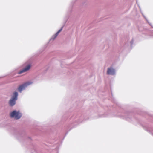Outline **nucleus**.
Here are the masks:
<instances>
[{
	"instance_id": "f257e3e1",
	"label": "nucleus",
	"mask_w": 153,
	"mask_h": 153,
	"mask_svg": "<svg viewBox=\"0 0 153 153\" xmlns=\"http://www.w3.org/2000/svg\"><path fill=\"white\" fill-rule=\"evenodd\" d=\"M8 131L11 134L20 142L27 141H30L32 140L30 137L27 136L26 135L24 131H20L13 127H10Z\"/></svg>"
},
{
	"instance_id": "f03ea898",
	"label": "nucleus",
	"mask_w": 153,
	"mask_h": 153,
	"mask_svg": "<svg viewBox=\"0 0 153 153\" xmlns=\"http://www.w3.org/2000/svg\"><path fill=\"white\" fill-rule=\"evenodd\" d=\"M133 114L129 112H126L125 114L122 113L120 115H117L116 116L121 119H124L126 120L134 123L135 122L140 123L138 119L135 117L132 118Z\"/></svg>"
},
{
	"instance_id": "7ed1b4c3",
	"label": "nucleus",
	"mask_w": 153,
	"mask_h": 153,
	"mask_svg": "<svg viewBox=\"0 0 153 153\" xmlns=\"http://www.w3.org/2000/svg\"><path fill=\"white\" fill-rule=\"evenodd\" d=\"M37 59V55L33 56L29 59L25 63V65H26V66L19 71L18 72V74H20L28 71L31 68L32 64L35 62Z\"/></svg>"
},
{
	"instance_id": "20e7f679",
	"label": "nucleus",
	"mask_w": 153,
	"mask_h": 153,
	"mask_svg": "<svg viewBox=\"0 0 153 153\" xmlns=\"http://www.w3.org/2000/svg\"><path fill=\"white\" fill-rule=\"evenodd\" d=\"M68 115L67 114L64 115L62 117V121H64L66 120V119L73 121L74 119H75L76 120H74V121H75L78 123L82 122L83 120H82L83 118L84 120H86L89 119V118L88 117H87L84 116L83 117H82V116H81L80 115H74L70 118L68 117Z\"/></svg>"
},
{
	"instance_id": "39448f33",
	"label": "nucleus",
	"mask_w": 153,
	"mask_h": 153,
	"mask_svg": "<svg viewBox=\"0 0 153 153\" xmlns=\"http://www.w3.org/2000/svg\"><path fill=\"white\" fill-rule=\"evenodd\" d=\"M10 116L11 118H14L16 120H18L22 117V114L19 110H14L10 113Z\"/></svg>"
},
{
	"instance_id": "423d86ee",
	"label": "nucleus",
	"mask_w": 153,
	"mask_h": 153,
	"mask_svg": "<svg viewBox=\"0 0 153 153\" xmlns=\"http://www.w3.org/2000/svg\"><path fill=\"white\" fill-rule=\"evenodd\" d=\"M33 82L31 81L26 82L19 85L18 88V91L21 93L23 90L25 89L29 85L32 84Z\"/></svg>"
},
{
	"instance_id": "0eeeda50",
	"label": "nucleus",
	"mask_w": 153,
	"mask_h": 153,
	"mask_svg": "<svg viewBox=\"0 0 153 153\" xmlns=\"http://www.w3.org/2000/svg\"><path fill=\"white\" fill-rule=\"evenodd\" d=\"M62 141L61 140V138L60 137H59L58 139H55L54 140V141L51 142V143L53 144L54 146L55 147L56 150V153H58V150L59 147L62 144Z\"/></svg>"
},
{
	"instance_id": "6e6552de",
	"label": "nucleus",
	"mask_w": 153,
	"mask_h": 153,
	"mask_svg": "<svg viewBox=\"0 0 153 153\" xmlns=\"http://www.w3.org/2000/svg\"><path fill=\"white\" fill-rule=\"evenodd\" d=\"M143 127L145 130L153 136V128L148 124H144L143 125Z\"/></svg>"
},
{
	"instance_id": "1a4fd4ad",
	"label": "nucleus",
	"mask_w": 153,
	"mask_h": 153,
	"mask_svg": "<svg viewBox=\"0 0 153 153\" xmlns=\"http://www.w3.org/2000/svg\"><path fill=\"white\" fill-rule=\"evenodd\" d=\"M107 74L108 75H114L116 74L115 70L112 67H110L107 68Z\"/></svg>"
},
{
	"instance_id": "9d476101",
	"label": "nucleus",
	"mask_w": 153,
	"mask_h": 153,
	"mask_svg": "<svg viewBox=\"0 0 153 153\" xmlns=\"http://www.w3.org/2000/svg\"><path fill=\"white\" fill-rule=\"evenodd\" d=\"M134 40L132 38V40L130 42L127 41L126 42L124 45L125 48H128L129 47H130L131 49H132L133 45Z\"/></svg>"
},
{
	"instance_id": "9b49d317",
	"label": "nucleus",
	"mask_w": 153,
	"mask_h": 153,
	"mask_svg": "<svg viewBox=\"0 0 153 153\" xmlns=\"http://www.w3.org/2000/svg\"><path fill=\"white\" fill-rule=\"evenodd\" d=\"M69 18V16L68 15H65V16L64 18V25L58 31H57L59 33H60L62 30V29L63 27L65 26L66 23L68 20Z\"/></svg>"
},
{
	"instance_id": "f8f14e48",
	"label": "nucleus",
	"mask_w": 153,
	"mask_h": 153,
	"mask_svg": "<svg viewBox=\"0 0 153 153\" xmlns=\"http://www.w3.org/2000/svg\"><path fill=\"white\" fill-rule=\"evenodd\" d=\"M74 2H75V1H72L71 3L69 9H68V11L67 12V13L66 15H68L69 18L71 16V15H72L71 13L72 11V9L73 8V4L74 3Z\"/></svg>"
},
{
	"instance_id": "ddd939ff",
	"label": "nucleus",
	"mask_w": 153,
	"mask_h": 153,
	"mask_svg": "<svg viewBox=\"0 0 153 153\" xmlns=\"http://www.w3.org/2000/svg\"><path fill=\"white\" fill-rule=\"evenodd\" d=\"M16 100L11 98L8 102L9 105L11 107L14 106L16 104Z\"/></svg>"
},
{
	"instance_id": "4468645a",
	"label": "nucleus",
	"mask_w": 153,
	"mask_h": 153,
	"mask_svg": "<svg viewBox=\"0 0 153 153\" xmlns=\"http://www.w3.org/2000/svg\"><path fill=\"white\" fill-rule=\"evenodd\" d=\"M111 101L113 102L116 105L118 106L119 107H121V105L113 97L112 93H111Z\"/></svg>"
},
{
	"instance_id": "2eb2a0df",
	"label": "nucleus",
	"mask_w": 153,
	"mask_h": 153,
	"mask_svg": "<svg viewBox=\"0 0 153 153\" xmlns=\"http://www.w3.org/2000/svg\"><path fill=\"white\" fill-rule=\"evenodd\" d=\"M18 93L17 91H15L13 93V95L11 97V98L15 99L16 100L18 99Z\"/></svg>"
},
{
	"instance_id": "dca6fc26",
	"label": "nucleus",
	"mask_w": 153,
	"mask_h": 153,
	"mask_svg": "<svg viewBox=\"0 0 153 153\" xmlns=\"http://www.w3.org/2000/svg\"><path fill=\"white\" fill-rule=\"evenodd\" d=\"M59 33L57 31L54 35H53L52 36L51 38L50 39L49 41L50 42L52 40H54L58 36Z\"/></svg>"
},
{
	"instance_id": "f3484780",
	"label": "nucleus",
	"mask_w": 153,
	"mask_h": 153,
	"mask_svg": "<svg viewBox=\"0 0 153 153\" xmlns=\"http://www.w3.org/2000/svg\"><path fill=\"white\" fill-rule=\"evenodd\" d=\"M98 116L99 117H109V116L108 115V114L107 113H105L104 114H99Z\"/></svg>"
},
{
	"instance_id": "a211bd4d",
	"label": "nucleus",
	"mask_w": 153,
	"mask_h": 153,
	"mask_svg": "<svg viewBox=\"0 0 153 153\" xmlns=\"http://www.w3.org/2000/svg\"><path fill=\"white\" fill-rule=\"evenodd\" d=\"M67 129H66V130H67L68 129H69V130L67 131V132L66 133H65V137L63 138V140L64 139V138L67 135V134H68V132L72 128V126H68L67 127Z\"/></svg>"
},
{
	"instance_id": "6ab92c4d",
	"label": "nucleus",
	"mask_w": 153,
	"mask_h": 153,
	"mask_svg": "<svg viewBox=\"0 0 153 153\" xmlns=\"http://www.w3.org/2000/svg\"><path fill=\"white\" fill-rule=\"evenodd\" d=\"M147 22H148V24H149V25H150L151 27L152 28H153V26H152V24H151V23H150L148 20H147V21H146Z\"/></svg>"
},
{
	"instance_id": "aec40b11",
	"label": "nucleus",
	"mask_w": 153,
	"mask_h": 153,
	"mask_svg": "<svg viewBox=\"0 0 153 153\" xmlns=\"http://www.w3.org/2000/svg\"><path fill=\"white\" fill-rule=\"evenodd\" d=\"M138 4V6L140 9V13H141V12H142V11L141 7H140V6H139V4Z\"/></svg>"
},
{
	"instance_id": "412c9836",
	"label": "nucleus",
	"mask_w": 153,
	"mask_h": 153,
	"mask_svg": "<svg viewBox=\"0 0 153 153\" xmlns=\"http://www.w3.org/2000/svg\"><path fill=\"white\" fill-rule=\"evenodd\" d=\"M48 67H47V68H45V70L44 72L45 73L46 72V71L48 70Z\"/></svg>"
},
{
	"instance_id": "4be33fe9",
	"label": "nucleus",
	"mask_w": 153,
	"mask_h": 153,
	"mask_svg": "<svg viewBox=\"0 0 153 153\" xmlns=\"http://www.w3.org/2000/svg\"><path fill=\"white\" fill-rule=\"evenodd\" d=\"M141 14H142V15H143V17L145 18L146 16H145V15H144V14H143V12H141Z\"/></svg>"
},
{
	"instance_id": "5701e85b",
	"label": "nucleus",
	"mask_w": 153,
	"mask_h": 153,
	"mask_svg": "<svg viewBox=\"0 0 153 153\" xmlns=\"http://www.w3.org/2000/svg\"><path fill=\"white\" fill-rule=\"evenodd\" d=\"M144 18L146 20V21H147L148 20L147 19V18L146 17H145Z\"/></svg>"
},
{
	"instance_id": "b1692460",
	"label": "nucleus",
	"mask_w": 153,
	"mask_h": 153,
	"mask_svg": "<svg viewBox=\"0 0 153 153\" xmlns=\"http://www.w3.org/2000/svg\"><path fill=\"white\" fill-rule=\"evenodd\" d=\"M151 36L153 37V33H152V34L151 35Z\"/></svg>"
},
{
	"instance_id": "393cba45",
	"label": "nucleus",
	"mask_w": 153,
	"mask_h": 153,
	"mask_svg": "<svg viewBox=\"0 0 153 153\" xmlns=\"http://www.w3.org/2000/svg\"><path fill=\"white\" fill-rule=\"evenodd\" d=\"M145 114L146 115H148V114H147V113H145Z\"/></svg>"
},
{
	"instance_id": "a878e982",
	"label": "nucleus",
	"mask_w": 153,
	"mask_h": 153,
	"mask_svg": "<svg viewBox=\"0 0 153 153\" xmlns=\"http://www.w3.org/2000/svg\"><path fill=\"white\" fill-rule=\"evenodd\" d=\"M75 0V1L76 0Z\"/></svg>"
}]
</instances>
